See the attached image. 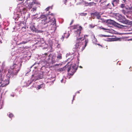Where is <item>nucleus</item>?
I'll list each match as a JSON object with an SVG mask.
<instances>
[{"label": "nucleus", "instance_id": "nucleus-51", "mask_svg": "<svg viewBox=\"0 0 132 132\" xmlns=\"http://www.w3.org/2000/svg\"><path fill=\"white\" fill-rule=\"evenodd\" d=\"M78 93H79V92H78Z\"/></svg>", "mask_w": 132, "mask_h": 132}, {"label": "nucleus", "instance_id": "nucleus-42", "mask_svg": "<svg viewBox=\"0 0 132 132\" xmlns=\"http://www.w3.org/2000/svg\"><path fill=\"white\" fill-rule=\"evenodd\" d=\"M95 1V2H98V1H99V0H94Z\"/></svg>", "mask_w": 132, "mask_h": 132}, {"label": "nucleus", "instance_id": "nucleus-45", "mask_svg": "<svg viewBox=\"0 0 132 132\" xmlns=\"http://www.w3.org/2000/svg\"><path fill=\"white\" fill-rule=\"evenodd\" d=\"M19 1H24V0H19Z\"/></svg>", "mask_w": 132, "mask_h": 132}, {"label": "nucleus", "instance_id": "nucleus-48", "mask_svg": "<svg viewBox=\"0 0 132 132\" xmlns=\"http://www.w3.org/2000/svg\"><path fill=\"white\" fill-rule=\"evenodd\" d=\"M80 68H82V67L81 66H80Z\"/></svg>", "mask_w": 132, "mask_h": 132}, {"label": "nucleus", "instance_id": "nucleus-25", "mask_svg": "<svg viewBox=\"0 0 132 132\" xmlns=\"http://www.w3.org/2000/svg\"><path fill=\"white\" fill-rule=\"evenodd\" d=\"M58 42L57 41H56V43L55 44V45L57 46V47L58 48H59L60 47V44H59L58 43Z\"/></svg>", "mask_w": 132, "mask_h": 132}, {"label": "nucleus", "instance_id": "nucleus-2", "mask_svg": "<svg viewBox=\"0 0 132 132\" xmlns=\"http://www.w3.org/2000/svg\"><path fill=\"white\" fill-rule=\"evenodd\" d=\"M78 67V65L71 64L70 62H68L64 67L60 68L59 70L60 71L67 70L70 75H72L76 72Z\"/></svg>", "mask_w": 132, "mask_h": 132}, {"label": "nucleus", "instance_id": "nucleus-44", "mask_svg": "<svg viewBox=\"0 0 132 132\" xmlns=\"http://www.w3.org/2000/svg\"><path fill=\"white\" fill-rule=\"evenodd\" d=\"M38 15V14H36L35 15H33V16H36V15Z\"/></svg>", "mask_w": 132, "mask_h": 132}, {"label": "nucleus", "instance_id": "nucleus-8", "mask_svg": "<svg viewBox=\"0 0 132 132\" xmlns=\"http://www.w3.org/2000/svg\"><path fill=\"white\" fill-rule=\"evenodd\" d=\"M10 78L7 77V75L6 77H5V78L0 83L1 84V86L4 87L8 85L9 83V79Z\"/></svg>", "mask_w": 132, "mask_h": 132}, {"label": "nucleus", "instance_id": "nucleus-6", "mask_svg": "<svg viewBox=\"0 0 132 132\" xmlns=\"http://www.w3.org/2000/svg\"><path fill=\"white\" fill-rule=\"evenodd\" d=\"M36 4H39V3H38L36 2H33L30 3L28 5L29 8L30 9V10L31 11L32 13H35L36 11V7H34V5Z\"/></svg>", "mask_w": 132, "mask_h": 132}, {"label": "nucleus", "instance_id": "nucleus-14", "mask_svg": "<svg viewBox=\"0 0 132 132\" xmlns=\"http://www.w3.org/2000/svg\"><path fill=\"white\" fill-rule=\"evenodd\" d=\"M119 0H112V4L113 7H116L119 4Z\"/></svg>", "mask_w": 132, "mask_h": 132}, {"label": "nucleus", "instance_id": "nucleus-28", "mask_svg": "<svg viewBox=\"0 0 132 132\" xmlns=\"http://www.w3.org/2000/svg\"><path fill=\"white\" fill-rule=\"evenodd\" d=\"M99 36L100 37H109V36L108 35H102V34L99 35Z\"/></svg>", "mask_w": 132, "mask_h": 132}, {"label": "nucleus", "instance_id": "nucleus-38", "mask_svg": "<svg viewBox=\"0 0 132 132\" xmlns=\"http://www.w3.org/2000/svg\"><path fill=\"white\" fill-rule=\"evenodd\" d=\"M63 1L65 4L67 3V0H63Z\"/></svg>", "mask_w": 132, "mask_h": 132}, {"label": "nucleus", "instance_id": "nucleus-31", "mask_svg": "<svg viewBox=\"0 0 132 132\" xmlns=\"http://www.w3.org/2000/svg\"><path fill=\"white\" fill-rule=\"evenodd\" d=\"M125 4H121L120 5V7L122 8H123L125 7Z\"/></svg>", "mask_w": 132, "mask_h": 132}, {"label": "nucleus", "instance_id": "nucleus-17", "mask_svg": "<svg viewBox=\"0 0 132 132\" xmlns=\"http://www.w3.org/2000/svg\"><path fill=\"white\" fill-rule=\"evenodd\" d=\"M5 78L4 77V75H3L0 72V83L3 80H4Z\"/></svg>", "mask_w": 132, "mask_h": 132}, {"label": "nucleus", "instance_id": "nucleus-5", "mask_svg": "<svg viewBox=\"0 0 132 132\" xmlns=\"http://www.w3.org/2000/svg\"><path fill=\"white\" fill-rule=\"evenodd\" d=\"M71 28L72 29H75L74 30L75 34L77 39L79 38H78V37L79 36L80 34L82 28V27L80 26H76L72 27Z\"/></svg>", "mask_w": 132, "mask_h": 132}, {"label": "nucleus", "instance_id": "nucleus-19", "mask_svg": "<svg viewBox=\"0 0 132 132\" xmlns=\"http://www.w3.org/2000/svg\"><path fill=\"white\" fill-rule=\"evenodd\" d=\"M107 1V0H99V2L101 3L100 6H103V4L106 3Z\"/></svg>", "mask_w": 132, "mask_h": 132}, {"label": "nucleus", "instance_id": "nucleus-33", "mask_svg": "<svg viewBox=\"0 0 132 132\" xmlns=\"http://www.w3.org/2000/svg\"><path fill=\"white\" fill-rule=\"evenodd\" d=\"M118 16L120 18L119 20H120L121 18H123V16L121 15H119Z\"/></svg>", "mask_w": 132, "mask_h": 132}, {"label": "nucleus", "instance_id": "nucleus-9", "mask_svg": "<svg viewBox=\"0 0 132 132\" xmlns=\"http://www.w3.org/2000/svg\"><path fill=\"white\" fill-rule=\"evenodd\" d=\"M30 40V39L29 38L23 37L21 39V42L20 44H25L29 42Z\"/></svg>", "mask_w": 132, "mask_h": 132}, {"label": "nucleus", "instance_id": "nucleus-37", "mask_svg": "<svg viewBox=\"0 0 132 132\" xmlns=\"http://www.w3.org/2000/svg\"><path fill=\"white\" fill-rule=\"evenodd\" d=\"M15 95V94L14 93H13L11 95V96L13 97H14V96Z\"/></svg>", "mask_w": 132, "mask_h": 132}, {"label": "nucleus", "instance_id": "nucleus-15", "mask_svg": "<svg viewBox=\"0 0 132 132\" xmlns=\"http://www.w3.org/2000/svg\"><path fill=\"white\" fill-rule=\"evenodd\" d=\"M30 28L31 30L33 32H36V29L35 27V26L31 23L30 24Z\"/></svg>", "mask_w": 132, "mask_h": 132}, {"label": "nucleus", "instance_id": "nucleus-40", "mask_svg": "<svg viewBox=\"0 0 132 132\" xmlns=\"http://www.w3.org/2000/svg\"><path fill=\"white\" fill-rule=\"evenodd\" d=\"M123 1L124 2V3H126V0H123Z\"/></svg>", "mask_w": 132, "mask_h": 132}, {"label": "nucleus", "instance_id": "nucleus-29", "mask_svg": "<svg viewBox=\"0 0 132 132\" xmlns=\"http://www.w3.org/2000/svg\"><path fill=\"white\" fill-rule=\"evenodd\" d=\"M99 27L101 29H103L104 30H108L107 29H106V28H104L102 26H101V27Z\"/></svg>", "mask_w": 132, "mask_h": 132}, {"label": "nucleus", "instance_id": "nucleus-35", "mask_svg": "<svg viewBox=\"0 0 132 132\" xmlns=\"http://www.w3.org/2000/svg\"><path fill=\"white\" fill-rule=\"evenodd\" d=\"M51 7H47V8H46L45 9V10H46V11H48V10H49V9Z\"/></svg>", "mask_w": 132, "mask_h": 132}, {"label": "nucleus", "instance_id": "nucleus-49", "mask_svg": "<svg viewBox=\"0 0 132 132\" xmlns=\"http://www.w3.org/2000/svg\"><path fill=\"white\" fill-rule=\"evenodd\" d=\"M85 47L86 46V44L85 45Z\"/></svg>", "mask_w": 132, "mask_h": 132}, {"label": "nucleus", "instance_id": "nucleus-47", "mask_svg": "<svg viewBox=\"0 0 132 132\" xmlns=\"http://www.w3.org/2000/svg\"><path fill=\"white\" fill-rule=\"evenodd\" d=\"M52 83H53V81H52Z\"/></svg>", "mask_w": 132, "mask_h": 132}, {"label": "nucleus", "instance_id": "nucleus-23", "mask_svg": "<svg viewBox=\"0 0 132 132\" xmlns=\"http://www.w3.org/2000/svg\"><path fill=\"white\" fill-rule=\"evenodd\" d=\"M93 37L94 38L93 39L92 41L94 43L96 44L97 40L96 38H95L94 35Z\"/></svg>", "mask_w": 132, "mask_h": 132}, {"label": "nucleus", "instance_id": "nucleus-10", "mask_svg": "<svg viewBox=\"0 0 132 132\" xmlns=\"http://www.w3.org/2000/svg\"><path fill=\"white\" fill-rule=\"evenodd\" d=\"M63 35H62V37L61 38V39L62 40V41L63 40L64 38H67L70 35V34L69 33V31H68L65 32L63 33Z\"/></svg>", "mask_w": 132, "mask_h": 132}, {"label": "nucleus", "instance_id": "nucleus-16", "mask_svg": "<svg viewBox=\"0 0 132 132\" xmlns=\"http://www.w3.org/2000/svg\"><path fill=\"white\" fill-rule=\"evenodd\" d=\"M62 54L61 53H59L57 54V56L56 59L57 60V61L62 59Z\"/></svg>", "mask_w": 132, "mask_h": 132}, {"label": "nucleus", "instance_id": "nucleus-53", "mask_svg": "<svg viewBox=\"0 0 132 132\" xmlns=\"http://www.w3.org/2000/svg\"><path fill=\"white\" fill-rule=\"evenodd\" d=\"M86 36H88V35H86Z\"/></svg>", "mask_w": 132, "mask_h": 132}, {"label": "nucleus", "instance_id": "nucleus-39", "mask_svg": "<svg viewBox=\"0 0 132 132\" xmlns=\"http://www.w3.org/2000/svg\"><path fill=\"white\" fill-rule=\"evenodd\" d=\"M75 97V95H74L73 96V100H72V102H73V100H74V98Z\"/></svg>", "mask_w": 132, "mask_h": 132}, {"label": "nucleus", "instance_id": "nucleus-11", "mask_svg": "<svg viewBox=\"0 0 132 132\" xmlns=\"http://www.w3.org/2000/svg\"><path fill=\"white\" fill-rule=\"evenodd\" d=\"M107 22L108 24H112L115 26H117L118 25H119L113 20L111 19L108 20L107 21Z\"/></svg>", "mask_w": 132, "mask_h": 132}, {"label": "nucleus", "instance_id": "nucleus-50", "mask_svg": "<svg viewBox=\"0 0 132 132\" xmlns=\"http://www.w3.org/2000/svg\"><path fill=\"white\" fill-rule=\"evenodd\" d=\"M30 70L29 69V72H30Z\"/></svg>", "mask_w": 132, "mask_h": 132}, {"label": "nucleus", "instance_id": "nucleus-36", "mask_svg": "<svg viewBox=\"0 0 132 132\" xmlns=\"http://www.w3.org/2000/svg\"><path fill=\"white\" fill-rule=\"evenodd\" d=\"M101 18V16L100 15H98V16H97V18L98 19H100Z\"/></svg>", "mask_w": 132, "mask_h": 132}, {"label": "nucleus", "instance_id": "nucleus-24", "mask_svg": "<svg viewBox=\"0 0 132 132\" xmlns=\"http://www.w3.org/2000/svg\"><path fill=\"white\" fill-rule=\"evenodd\" d=\"M107 6L108 8H109L110 9H112V8L113 7L112 4H111L110 3L108 4L107 5Z\"/></svg>", "mask_w": 132, "mask_h": 132}, {"label": "nucleus", "instance_id": "nucleus-22", "mask_svg": "<svg viewBox=\"0 0 132 132\" xmlns=\"http://www.w3.org/2000/svg\"><path fill=\"white\" fill-rule=\"evenodd\" d=\"M96 3L93 2H91L89 3V5L90 6H91L93 5L95 6Z\"/></svg>", "mask_w": 132, "mask_h": 132}, {"label": "nucleus", "instance_id": "nucleus-20", "mask_svg": "<svg viewBox=\"0 0 132 132\" xmlns=\"http://www.w3.org/2000/svg\"><path fill=\"white\" fill-rule=\"evenodd\" d=\"M84 2L83 0H80L79 2L77 3V5H80L84 4Z\"/></svg>", "mask_w": 132, "mask_h": 132}, {"label": "nucleus", "instance_id": "nucleus-3", "mask_svg": "<svg viewBox=\"0 0 132 132\" xmlns=\"http://www.w3.org/2000/svg\"><path fill=\"white\" fill-rule=\"evenodd\" d=\"M21 64L19 63L13 64L12 67H11V70H8L7 76L9 78L13 77L14 75H16L19 71Z\"/></svg>", "mask_w": 132, "mask_h": 132}, {"label": "nucleus", "instance_id": "nucleus-21", "mask_svg": "<svg viewBox=\"0 0 132 132\" xmlns=\"http://www.w3.org/2000/svg\"><path fill=\"white\" fill-rule=\"evenodd\" d=\"M3 101L2 100H0V109L2 108L3 105Z\"/></svg>", "mask_w": 132, "mask_h": 132}, {"label": "nucleus", "instance_id": "nucleus-7", "mask_svg": "<svg viewBox=\"0 0 132 132\" xmlns=\"http://www.w3.org/2000/svg\"><path fill=\"white\" fill-rule=\"evenodd\" d=\"M43 78V75L42 74H34L32 76V81H35L36 80L41 79Z\"/></svg>", "mask_w": 132, "mask_h": 132}, {"label": "nucleus", "instance_id": "nucleus-26", "mask_svg": "<svg viewBox=\"0 0 132 132\" xmlns=\"http://www.w3.org/2000/svg\"><path fill=\"white\" fill-rule=\"evenodd\" d=\"M79 15L81 16H86L87 14V13H79Z\"/></svg>", "mask_w": 132, "mask_h": 132}, {"label": "nucleus", "instance_id": "nucleus-30", "mask_svg": "<svg viewBox=\"0 0 132 132\" xmlns=\"http://www.w3.org/2000/svg\"><path fill=\"white\" fill-rule=\"evenodd\" d=\"M89 27L91 28H93L94 27V26H93L92 24H90L89 25Z\"/></svg>", "mask_w": 132, "mask_h": 132}, {"label": "nucleus", "instance_id": "nucleus-41", "mask_svg": "<svg viewBox=\"0 0 132 132\" xmlns=\"http://www.w3.org/2000/svg\"><path fill=\"white\" fill-rule=\"evenodd\" d=\"M73 21L72 20V21H71V23H70V25H71L72 24V23H73Z\"/></svg>", "mask_w": 132, "mask_h": 132}, {"label": "nucleus", "instance_id": "nucleus-4", "mask_svg": "<svg viewBox=\"0 0 132 132\" xmlns=\"http://www.w3.org/2000/svg\"><path fill=\"white\" fill-rule=\"evenodd\" d=\"M85 36H84V37H79L77 40L75 46V47L73 48V50L74 51H76L79 50L80 47L82 44L83 42L82 41L85 38Z\"/></svg>", "mask_w": 132, "mask_h": 132}, {"label": "nucleus", "instance_id": "nucleus-52", "mask_svg": "<svg viewBox=\"0 0 132 132\" xmlns=\"http://www.w3.org/2000/svg\"><path fill=\"white\" fill-rule=\"evenodd\" d=\"M98 44V45H100L99 44Z\"/></svg>", "mask_w": 132, "mask_h": 132}, {"label": "nucleus", "instance_id": "nucleus-32", "mask_svg": "<svg viewBox=\"0 0 132 132\" xmlns=\"http://www.w3.org/2000/svg\"><path fill=\"white\" fill-rule=\"evenodd\" d=\"M13 116V115L12 113H10L9 115V117L10 118L12 117Z\"/></svg>", "mask_w": 132, "mask_h": 132}, {"label": "nucleus", "instance_id": "nucleus-13", "mask_svg": "<svg viewBox=\"0 0 132 132\" xmlns=\"http://www.w3.org/2000/svg\"><path fill=\"white\" fill-rule=\"evenodd\" d=\"M56 58V56L55 54H54L52 56L51 58V61L50 62L52 64L54 63H55L57 62V60Z\"/></svg>", "mask_w": 132, "mask_h": 132}, {"label": "nucleus", "instance_id": "nucleus-43", "mask_svg": "<svg viewBox=\"0 0 132 132\" xmlns=\"http://www.w3.org/2000/svg\"><path fill=\"white\" fill-rule=\"evenodd\" d=\"M63 79H62L61 80V82H63Z\"/></svg>", "mask_w": 132, "mask_h": 132}, {"label": "nucleus", "instance_id": "nucleus-27", "mask_svg": "<svg viewBox=\"0 0 132 132\" xmlns=\"http://www.w3.org/2000/svg\"><path fill=\"white\" fill-rule=\"evenodd\" d=\"M85 6H88L89 5V3L85 1L84 2V4H83Z\"/></svg>", "mask_w": 132, "mask_h": 132}, {"label": "nucleus", "instance_id": "nucleus-46", "mask_svg": "<svg viewBox=\"0 0 132 132\" xmlns=\"http://www.w3.org/2000/svg\"><path fill=\"white\" fill-rule=\"evenodd\" d=\"M0 18H1V15L0 14Z\"/></svg>", "mask_w": 132, "mask_h": 132}, {"label": "nucleus", "instance_id": "nucleus-1", "mask_svg": "<svg viewBox=\"0 0 132 132\" xmlns=\"http://www.w3.org/2000/svg\"><path fill=\"white\" fill-rule=\"evenodd\" d=\"M53 15V13L50 14H47L44 15L43 14L41 15L37 20L39 19L41 21V26L42 28H45L47 27L48 25V24L49 23L51 25L55 26L56 21L54 18H51V16Z\"/></svg>", "mask_w": 132, "mask_h": 132}, {"label": "nucleus", "instance_id": "nucleus-12", "mask_svg": "<svg viewBox=\"0 0 132 132\" xmlns=\"http://www.w3.org/2000/svg\"><path fill=\"white\" fill-rule=\"evenodd\" d=\"M19 10L21 13L23 14L25 13L27 11V9L26 6H22L21 7H20Z\"/></svg>", "mask_w": 132, "mask_h": 132}, {"label": "nucleus", "instance_id": "nucleus-34", "mask_svg": "<svg viewBox=\"0 0 132 132\" xmlns=\"http://www.w3.org/2000/svg\"><path fill=\"white\" fill-rule=\"evenodd\" d=\"M94 15L96 16H98V15H100L97 12H96L94 13Z\"/></svg>", "mask_w": 132, "mask_h": 132}, {"label": "nucleus", "instance_id": "nucleus-18", "mask_svg": "<svg viewBox=\"0 0 132 132\" xmlns=\"http://www.w3.org/2000/svg\"><path fill=\"white\" fill-rule=\"evenodd\" d=\"M45 87V85L44 84H42L38 86L37 88L38 90L39 89L41 88H44Z\"/></svg>", "mask_w": 132, "mask_h": 132}]
</instances>
